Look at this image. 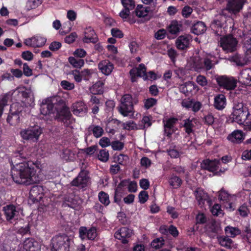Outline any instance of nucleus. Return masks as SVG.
Segmentation results:
<instances>
[{"mask_svg":"<svg viewBox=\"0 0 251 251\" xmlns=\"http://www.w3.org/2000/svg\"><path fill=\"white\" fill-rule=\"evenodd\" d=\"M99 199L101 203L105 206H107L110 203L109 195L104 192L101 191L99 193Z\"/></svg>","mask_w":251,"mask_h":251,"instance_id":"51","label":"nucleus"},{"mask_svg":"<svg viewBox=\"0 0 251 251\" xmlns=\"http://www.w3.org/2000/svg\"><path fill=\"white\" fill-rule=\"evenodd\" d=\"M43 197V188L41 186H34L29 192V201L32 203L39 202Z\"/></svg>","mask_w":251,"mask_h":251,"instance_id":"15","label":"nucleus"},{"mask_svg":"<svg viewBox=\"0 0 251 251\" xmlns=\"http://www.w3.org/2000/svg\"><path fill=\"white\" fill-rule=\"evenodd\" d=\"M11 176L18 184L30 185L37 181L36 166L31 162L22 161L20 155L13 157L10 161Z\"/></svg>","mask_w":251,"mask_h":251,"instance_id":"1","label":"nucleus"},{"mask_svg":"<svg viewBox=\"0 0 251 251\" xmlns=\"http://www.w3.org/2000/svg\"><path fill=\"white\" fill-rule=\"evenodd\" d=\"M134 110L133 98L130 94H125L121 98L119 112L124 116H127Z\"/></svg>","mask_w":251,"mask_h":251,"instance_id":"6","label":"nucleus"},{"mask_svg":"<svg viewBox=\"0 0 251 251\" xmlns=\"http://www.w3.org/2000/svg\"><path fill=\"white\" fill-rule=\"evenodd\" d=\"M23 248L25 251H39L38 243L33 238H27L23 243Z\"/></svg>","mask_w":251,"mask_h":251,"instance_id":"27","label":"nucleus"},{"mask_svg":"<svg viewBox=\"0 0 251 251\" xmlns=\"http://www.w3.org/2000/svg\"><path fill=\"white\" fill-rule=\"evenodd\" d=\"M10 97L9 94H6L0 99V117H1L3 113L4 107L8 105Z\"/></svg>","mask_w":251,"mask_h":251,"instance_id":"50","label":"nucleus"},{"mask_svg":"<svg viewBox=\"0 0 251 251\" xmlns=\"http://www.w3.org/2000/svg\"><path fill=\"white\" fill-rule=\"evenodd\" d=\"M55 119L63 123L66 127H69L75 121L69 108L65 104L60 108H56Z\"/></svg>","mask_w":251,"mask_h":251,"instance_id":"4","label":"nucleus"},{"mask_svg":"<svg viewBox=\"0 0 251 251\" xmlns=\"http://www.w3.org/2000/svg\"><path fill=\"white\" fill-rule=\"evenodd\" d=\"M125 144L119 140L113 141L111 142V146L114 151H121L124 148Z\"/></svg>","mask_w":251,"mask_h":251,"instance_id":"60","label":"nucleus"},{"mask_svg":"<svg viewBox=\"0 0 251 251\" xmlns=\"http://www.w3.org/2000/svg\"><path fill=\"white\" fill-rule=\"evenodd\" d=\"M133 234V230L127 227H122L119 229L114 234V237L124 244L128 243V238Z\"/></svg>","mask_w":251,"mask_h":251,"instance_id":"12","label":"nucleus"},{"mask_svg":"<svg viewBox=\"0 0 251 251\" xmlns=\"http://www.w3.org/2000/svg\"><path fill=\"white\" fill-rule=\"evenodd\" d=\"M60 85L63 89L67 90H71L75 87V85L73 83H71L67 80L61 81Z\"/></svg>","mask_w":251,"mask_h":251,"instance_id":"64","label":"nucleus"},{"mask_svg":"<svg viewBox=\"0 0 251 251\" xmlns=\"http://www.w3.org/2000/svg\"><path fill=\"white\" fill-rule=\"evenodd\" d=\"M190 42V38L188 35H181L176 40V46L178 50H184L189 47Z\"/></svg>","mask_w":251,"mask_h":251,"instance_id":"28","label":"nucleus"},{"mask_svg":"<svg viewBox=\"0 0 251 251\" xmlns=\"http://www.w3.org/2000/svg\"><path fill=\"white\" fill-rule=\"evenodd\" d=\"M246 119L245 121L244 125V128L246 130H251V110L249 111L246 114Z\"/></svg>","mask_w":251,"mask_h":251,"instance_id":"59","label":"nucleus"},{"mask_svg":"<svg viewBox=\"0 0 251 251\" xmlns=\"http://www.w3.org/2000/svg\"><path fill=\"white\" fill-rule=\"evenodd\" d=\"M93 73V70L85 69L81 72H79L78 70H75L73 71V75L75 80L77 82H80L82 79L85 81L89 80L91 77Z\"/></svg>","mask_w":251,"mask_h":251,"instance_id":"18","label":"nucleus"},{"mask_svg":"<svg viewBox=\"0 0 251 251\" xmlns=\"http://www.w3.org/2000/svg\"><path fill=\"white\" fill-rule=\"evenodd\" d=\"M247 111H244L242 112H232L230 118L232 119V120L239 125H243L245 121H246V114Z\"/></svg>","mask_w":251,"mask_h":251,"instance_id":"31","label":"nucleus"},{"mask_svg":"<svg viewBox=\"0 0 251 251\" xmlns=\"http://www.w3.org/2000/svg\"><path fill=\"white\" fill-rule=\"evenodd\" d=\"M98 37L94 29L91 27H86L84 31V37L83 41L85 43H96L98 41Z\"/></svg>","mask_w":251,"mask_h":251,"instance_id":"19","label":"nucleus"},{"mask_svg":"<svg viewBox=\"0 0 251 251\" xmlns=\"http://www.w3.org/2000/svg\"><path fill=\"white\" fill-rule=\"evenodd\" d=\"M150 9L149 6L144 7L142 5L138 4L135 9V13L139 18L146 17L148 15Z\"/></svg>","mask_w":251,"mask_h":251,"instance_id":"38","label":"nucleus"},{"mask_svg":"<svg viewBox=\"0 0 251 251\" xmlns=\"http://www.w3.org/2000/svg\"><path fill=\"white\" fill-rule=\"evenodd\" d=\"M88 131H92L96 138L100 137L104 133L103 128L100 126L92 125L88 127Z\"/></svg>","mask_w":251,"mask_h":251,"instance_id":"39","label":"nucleus"},{"mask_svg":"<svg viewBox=\"0 0 251 251\" xmlns=\"http://www.w3.org/2000/svg\"><path fill=\"white\" fill-rule=\"evenodd\" d=\"M159 231L162 234L173 235V225H170L169 226L166 225H162L159 228Z\"/></svg>","mask_w":251,"mask_h":251,"instance_id":"56","label":"nucleus"},{"mask_svg":"<svg viewBox=\"0 0 251 251\" xmlns=\"http://www.w3.org/2000/svg\"><path fill=\"white\" fill-rule=\"evenodd\" d=\"M54 104L49 99L43 100L40 105L41 114L49 115L54 112Z\"/></svg>","mask_w":251,"mask_h":251,"instance_id":"22","label":"nucleus"},{"mask_svg":"<svg viewBox=\"0 0 251 251\" xmlns=\"http://www.w3.org/2000/svg\"><path fill=\"white\" fill-rule=\"evenodd\" d=\"M138 198L139 202L141 203H144L148 201L149 199L148 193L145 190L141 191L139 193Z\"/></svg>","mask_w":251,"mask_h":251,"instance_id":"63","label":"nucleus"},{"mask_svg":"<svg viewBox=\"0 0 251 251\" xmlns=\"http://www.w3.org/2000/svg\"><path fill=\"white\" fill-rule=\"evenodd\" d=\"M225 231L227 236L235 237L241 234V230L237 227L227 226L226 227Z\"/></svg>","mask_w":251,"mask_h":251,"instance_id":"42","label":"nucleus"},{"mask_svg":"<svg viewBox=\"0 0 251 251\" xmlns=\"http://www.w3.org/2000/svg\"><path fill=\"white\" fill-rule=\"evenodd\" d=\"M122 192L121 189H119V188H116L115 190L114 196V202L120 205L121 202V199L122 197Z\"/></svg>","mask_w":251,"mask_h":251,"instance_id":"62","label":"nucleus"},{"mask_svg":"<svg viewBox=\"0 0 251 251\" xmlns=\"http://www.w3.org/2000/svg\"><path fill=\"white\" fill-rule=\"evenodd\" d=\"M68 61L74 68H80L84 65L83 59L75 57L70 56L68 58Z\"/></svg>","mask_w":251,"mask_h":251,"instance_id":"40","label":"nucleus"},{"mask_svg":"<svg viewBox=\"0 0 251 251\" xmlns=\"http://www.w3.org/2000/svg\"><path fill=\"white\" fill-rule=\"evenodd\" d=\"M98 68L103 74L109 75L114 69V65L109 60H103L98 64Z\"/></svg>","mask_w":251,"mask_h":251,"instance_id":"23","label":"nucleus"},{"mask_svg":"<svg viewBox=\"0 0 251 251\" xmlns=\"http://www.w3.org/2000/svg\"><path fill=\"white\" fill-rule=\"evenodd\" d=\"M121 3L124 8L129 11L134 9L135 6V1L134 0H121Z\"/></svg>","mask_w":251,"mask_h":251,"instance_id":"54","label":"nucleus"},{"mask_svg":"<svg viewBox=\"0 0 251 251\" xmlns=\"http://www.w3.org/2000/svg\"><path fill=\"white\" fill-rule=\"evenodd\" d=\"M42 132V129L39 126L34 125L30 126L26 129L21 130L20 135L24 140L37 142Z\"/></svg>","mask_w":251,"mask_h":251,"instance_id":"3","label":"nucleus"},{"mask_svg":"<svg viewBox=\"0 0 251 251\" xmlns=\"http://www.w3.org/2000/svg\"><path fill=\"white\" fill-rule=\"evenodd\" d=\"M248 107L244 103L240 101H235L233 106L232 112H242L247 111Z\"/></svg>","mask_w":251,"mask_h":251,"instance_id":"48","label":"nucleus"},{"mask_svg":"<svg viewBox=\"0 0 251 251\" xmlns=\"http://www.w3.org/2000/svg\"><path fill=\"white\" fill-rule=\"evenodd\" d=\"M114 158L119 164L123 166L126 165L129 160L128 156L123 153H120L117 157L115 156Z\"/></svg>","mask_w":251,"mask_h":251,"instance_id":"49","label":"nucleus"},{"mask_svg":"<svg viewBox=\"0 0 251 251\" xmlns=\"http://www.w3.org/2000/svg\"><path fill=\"white\" fill-rule=\"evenodd\" d=\"M47 41L46 38L39 35L34 36L31 38L25 39L24 44L32 48H40L43 46Z\"/></svg>","mask_w":251,"mask_h":251,"instance_id":"14","label":"nucleus"},{"mask_svg":"<svg viewBox=\"0 0 251 251\" xmlns=\"http://www.w3.org/2000/svg\"><path fill=\"white\" fill-rule=\"evenodd\" d=\"M89 177L86 172L81 171L77 176L73 179L71 184L72 186L83 188L87 186Z\"/></svg>","mask_w":251,"mask_h":251,"instance_id":"17","label":"nucleus"},{"mask_svg":"<svg viewBox=\"0 0 251 251\" xmlns=\"http://www.w3.org/2000/svg\"><path fill=\"white\" fill-rule=\"evenodd\" d=\"M130 11L123 8V9L120 12L119 16L122 18L124 21H127L130 24H133L135 22V20L131 18L129 15Z\"/></svg>","mask_w":251,"mask_h":251,"instance_id":"45","label":"nucleus"},{"mask_svg":"<svg viewBox=\"0 0 251 251\" xmlns=\"http://www.w3.org/2000/svg\"><path fill=\"white\" fill-rule=\"evenodd\" d=\"M229 60L234 62L237 66H243L247 64L248 61V58L243 55L236 54L230 57Z\"/></svg>","mask_w":251,"mask_h":251,"instance_id":"32","label":"nucleus"},{"mask_svg":"<svg viewBox=\"0 0 251 251\" xmlns=\"http://www.w3.org/2000/svg\"><path fill=\"white\" fill-rule=\"evenodd\" d=\"M195 89V86L194 83L191 81L181 84L179 86V90L180 92L186 95H188L189 93L194 91Z\"/></svg>","mask_w":251,"mask_h":251,"instance_id":"37","label":"nucleus"},{"mask_svg":"<svg viewBox=\"0 0 251 251\" xmlns=\"http://www.w3.org/2000/svg\"><path fill=\"white\" fill-rule=\"evenodd\" d=\"M218 84L226 90H232L236 86V80L233 77L226 76H219L216 78Z\"/></svg>","mask_w":251,"mask_h":251,"instance_id":"13","label":"nucleus"},{"mask_svg":"<svg viewBox=\"0 0 251 251\" xmlns=\"http://www.w3.org/2000/svg\"><path fill=\"white\" fill-rule=\"evenodd\" d=\"M2 211L5 216L6 221L9 224L16 223L19 215V211L13 204H9L2 207Z\"/></svg>","mask_w":251,"mask_h":251,"instance_id":"7","label":"nucleus"},{"mask_svg":"<svg viewBox=\"0 0 251 251\" xmlns=\"http://www.w3.org/2000/svg\"><path fill=\"white\" fill-rule=\"evenodd\" d=\"M72 110L74 115L83 116L87 112V108L83 102L77 101L73 104Z\"/></svg>","mask_w":251,"mask_h":251,"instance_id":"24","label":"nucleus"},{"mask_svg":"<svg viewBox=\"0 0 251 251\" xmlns=\"http://www.w3.org/2000/svg\"><path fill=\"white\" fill-rule=\"evenodd\" d=\"M226 104V97L223 94L216 95L214 98V106L218 110H223Z\"/></svg>","mask_w":251,"mask_h":251,"instance_id":"30","label":"nucleus"},{"mask_svg":"<svg viewBox=\"0 0 251 251\" xmlns=\"http://www.w3.org/2000/svg\"><path fill=\"white\" fill-rule=\"evenodd\" d=\"M220 161L217 159H206L202 161L201 167L202 169L213 172L216 171L220 164Z\"/></svg>","mask_w":251,"mask_h":251,"instance_id":"21","label":"nucleus"},{"mask_svg":"<svg viewBox=\"0 0 251 251\" xmlns=\"http://www.w3.org/2000/svg\"><path fill=\"white\" fill-rule=\"evenodd\" d=\"M182 126L185 128V132L188 134H190L193 131L192 128L194 125L192 123V121L187 119L184 120Z\"/></svg>","mask_w":251,"mask_h":251,"instance_id":"58","label":"nucleus"},{"mask_svg":"<svg viewBox=\"0 0 251 251\" xmlns=\"http://www.w3.org/2000/svg\"><path fill=\"white\" fill-rule=\"evenodd\" d=\"M23 109V106L19 102L12 103L10 106V113L6 121L11 126H16L20 123V115Z\"/></svg>","mask_w":251,"mask_h":251,"instance_id":"5","label":"nucleus"},{"mask_svg":"<svg viewBox=\"0 0 251 251\" xmlns=\"http://www.w3.org/2000/svg\"><path fill=\"white\" fill-rule=\"evenodd\" d=\"M164 123V134L168 138H170L173 133V117H171L166 121H163Z\"/></svg>","mask_w":251,"mask_h":251,"instance_id":"33","label":"nucleus"},{"mask_svg":"<svg viewBox=\"0 0 251 251\" xmlns=\"http://www.w3.org/2000/svg\"><path fill=\"white\" fill-rule=\"evenodd\" d=\"M243 42L246 50V54H251V37L247 35H244Z\"/></svg>","mask_w":251,"mask_h":251,"instance_id":"47","label":"nucleus"},{"mask_svg":"<svg viewBox=\"0 0 251 251\" xmlns=\"http://www.w3.org/2000/svg\"><path fill=\"white\" fill-rule=\"evenodd\" d=\"M135 69L137 71L136 74L138 77L143 76L144 80L147 79V68L144 64H139L138 67Z\"/></svg>","mask_w":251,"mask_h":251,"instance_id":"44","label":"nucleus"},{"mask_svg":"<svg viewBox=\"0 0 251 251\" xmlns=\"http://www.w3.org/2000/svg\"><path fill=\"white\" fill-rule=\"evenodd\" d=\"M235 198L234 195H230L226 191L221 190L219 191V199L220 201H222L225 202H226L227 205H226L227 208H229L230 210H233L234 208L232 206V203L231 202Z\"/></svg>","mask_w":251,"mask_h":251,"instance_id":"26","label":"nucleus"},{"mask_svg":"<svg viewBox=\"0 0 251 251\" xmlns=\"http://www.w3.org/2000/svg\"><path fill=\"white\" fill-rule=\"evenodd\" d=\"M206 31V26L202 22H197L191 27V31L196 35L203 33Z\"/></svg>","mask_w":251,"mask_h":251,"instance_id":"34","label":"nucleus"},{"mask_svg":"<svg viewBox=\"0 0 251 251\" xmlns=\"http://www.w3.org/2000/svg\"><path fill=\"white\" fill-rule=\"evenodd\" d=\"M246 0H227L226 9L230 13L236 14L242 9Z\"/></svg>","mask_w":251,"mask_h":251,"instance_id":"16","label":"nucleus"},{"mask_svg":"<svg viewBox=\"0 0 251 251\" xmlns=\"http://www.w3.org/2000/svg\"><path fill=\"white\" fill-rule=\"evenodd\" d=\"M98 156L100 160L103 162H106L109 159V152L106 149L100 150L99 151Z\"/></svg>","mask_w":251,"mask_h":251,"instance_id":"53","label":"nucleus"},{"mask_svg":"<svg viewBox=\"0 0 251 251\" xmlns=\"http://www.w3.org/2000/svg\"><path fill=\"white\" fill-rule=\"evenodd\" d=\"M242 234L244 239L248 243H251V228L250 225L247 224L244 227Z\"/></svg>","mask_w":251,"mask_h":251,"instance_id":"46","label":"nucleus"},{"mask_svg":"<svg viewBox=\"0 0 251 251\" xmlns=\"http://www.w3.org/2000/svg\"><path fill=\"white\" fill-rule=\"evenodd\" d=\"M227 138L233 143H239L242 141L244 139V135L243 132L240 130L233 131L229 135Z\"/></svg>","mask_w":251,"mask_h":251,"instance_id":"35","label":"nucleus"},{"mask_svg":"<svg viewBox=\"0 0 251 251\" xmlns=\"http://www.w3.org/2000/svg\"><path fill=\"white\" fill-rule=\"evenodd\" d=\"M79 200L73 194L66 196L64 198L63 205L76 209L79 207Z\"/></svg>","mask_w":251,"mask_h":251,"instance_id":"20","label":"nucleus"},{"mask_svg":"<svg viewBox=\"0 0 251 251\" xmlns=\"http://www.w3.org/2000/svg\"><path fill=\"white\" fill-rule=\"evenodd\" d=\"M226 19L227 17L226 15L220 14L211 23V28L216 35L221 36L223 34V27L226 23Z\"/></svg>","mask_w":251,"mask_h":251,"instance_id":"10","label":"nucleus"},{"mask_svg":"<svg viewBox=\"0 0 251 251\" xmlns=\"http://www.w3.org/2000/svg\"><path fill=\"white\" fill-rule=\"evenodd\" d=\"M192 69L195 71H199L203 69V59L197 52L196 55L190 57L188 62Z\"/></svg>","mask_w":251,"mask_h":251,"instance_id":"25","label":"nucleus"},{"mask_svg":"<svg viewBox=\"0 0 251 251\" xmlns=\"http://www.w3.org/2000/svg\"><path fill=\"white\" fill-rule=\"evenodd\" d=\"M103 84L101 82H97L94 84L90 88V91L93 95H100L103 92Z\"/></svg>","mask_w":251,"mask_h":251,"instance_id":"41","label":"nucleus"},{"mask_svg":"<svg viewBox=\"0 0 251 251\" xmlns=\"http://www.w3.org/2000/svg\"><path fill=\"white\" fill-rule=\"evenodd\" d=\"M78 231L79 237L82 240L94 241L97 236V228L94 226L89 228L86 226H81Z\"/></svg>","mask_w":251,"mask_h":251,"instance_id":"11","label":"nucleus"},{"mask_svg":"<svg viewBox=\"0 0 251 251\" xmlns=\"http://www.w3.org/2000/svg\"><path fill=\"white\" fill-rule=\"evenodd\" d=\"M31 226V225L28 223L25 226L19 228L17 231V233L22 236L30 234Z\"/></svg>","mask_w":251,"mask_h":251,"instance_id":"57","label":"nucleus"},{"mask_svg":"<svg viewBox=\"0 0 251 251\" xmlns=\"http://www.w3.org/2000/svg\"><path fill=\"white\" fill-rule=\"evenodd\" d=\"M218 241L221 246L228 249L233 247V242L228 236H221L218 237Z\"/></svg>","mask_w":251,"mask_h":251,"instance_id":"36","label":"nucleus"},{"mask_svg":"<svg viewBox=\"0 0 251 251\" xmlns=\"http://www.w3.org/2000/svg\"><path fill=\"white\" fill-rule=\"evenodd\" d=\"M220 46L227 52H231L236 50L238 41L235 38L229 35L221 38Z\"/></svg>","mask_w":251,"mask_h":251,"instance_id":"8","label":"nucleus"},{"mask_svg":"<svg viewBox=\"0 0 251 251\" xmlns=\"http://www.w3.org/2000/svg\"><path fill=\"white\" fill-rule=\"evenodd\" d=\"M157 102V100L153 98L145 99L144 100V108L147 110L149 109L156 105Z\"/></svg>","mask_w":251,"mask_h":251,"instance_id":"55","label":"nucleus"},{"mask_svg":"<svg viewBox=\"0 0 251 251\" xmlns=\"http://www.w3.org/2000/svg\"><path fill=\"white\" fill-rule=\"evenodd\" d=\"M71 242L65 234L57 235L51 240V251H69Z\"/></svg>","mask_w":251,"mask_h":251,"instance_id":"2","label":"nucleus"},{"mask_svg":"<svg viewBox=\"0 0 251 251\" xmlns=\"http://www.w3.org/2000/svg\"><path fill=\"white\" fill-rule=\"evenodd\" d=\"M195 195L200 205L203 204L204 201L207 200L208 197L206 194L200 189L195 191Z\"/></svg>","mask_w":251,"mask_h":251,"instance_id":"43","label":"nucleus"},{"mask_svg":"<svg viewBox=\"0 0 251 251\" xmlns=\"http://www.w3.org/2000/svg\"><path fill=\"white\" fill-rule=\"evenodd\" d=\"M21 242L16 235L13 233L7 238V243H3L0 246L1 251H20L19 245Z\"/></svg>","mask_w":251,"mask_h":251,"instance_id":"9","label":"nucleus"},{"mask_svg":"<svg viewBox=\"0 0 251 251\" xmlns=\"http://www.w3.org/2000/svg\"><path fill=\"white\" fill-rule=\"evenodd\" d=\"M152 117L151 116H145L141 120V123L143 124L142 129H145L150 127L152 125Z\"/></svg>","mask_w":251,"mask_h":251,"instance_id":"61","label":"nucleus"},{"mask_svg":"<svg viewBox=\"0 0 251 251\" xmlns=\"http://www.w3.org/2000/svg\"><path fill=\"white\" fill-rule=\"evenodd\" d=\"M164 244V240L162 237L156 238L151 242V246L156 250L161 248Z\"/></svg>","mask_w":251,"mask_h":251,"instance_id":"52","label":"nucleus"},{"mask_svg":"<svg viewBox=\"0 0 251 251\" xmlns=\"http://www.w3.org/2000/svg\"><path fill=\"white\" fill-rule=\"evenodd\" d=\"M239 82L246 85H251V68L242 70L238 77Z\"/></svg>","mask_w":251,"mask_h":251,"instance_id":"29","label":"nucleus"}]
</instances>
